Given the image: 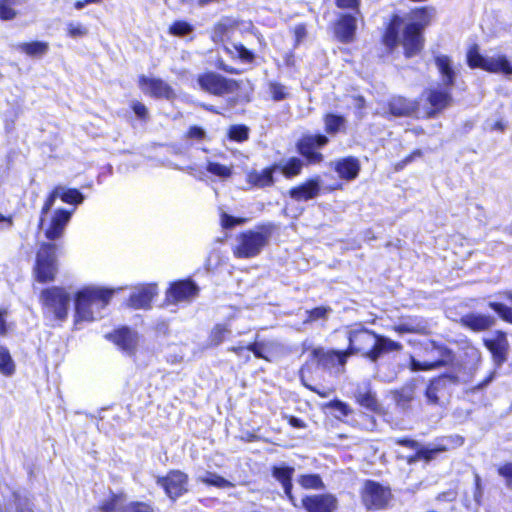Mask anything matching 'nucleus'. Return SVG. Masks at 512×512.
<instances>
[{
  "label": "nucleus",
  "mask_w": 512,
  "mask_h": 512,
  "mask_svg": "<svg viewBox=\"0 0 512 512\" xmlns=\"http://www.w3.org/2000/svg\"><path fill=\"white\" fill-rule=\"evenodd\" d=\"M410 22L405 24L401 43L405 49V55L412 57L420 52L423 47L422 30L430 22V14L428 10L416 9L410 14ZM404 24V19L394 16L389 23L383 36V42L389 49H394L399 43V31Z\"/></svg>",
  "instance_id": "1"
},
{
  "label": "nucleus",
  "mask_w": 512,
  "mask_h": 512,
  "mask_svg": "<svg viewBox=\"0 0 512 512\" xmlns=\"http://www.w3.org/2000/svg\"><path fill=\"white\" fill-rule=\"evenodd\" d=\"M349 356L361 354L371 362L393 351H400L402 345L386 336L378 335L362 325H356L347 332Z\"/></svg>",
  "instance_id": "2"
},
{
  "label": "nucleus",
  "mask_w": 512,
  "mask_h": 512,
  "mask_svg": "<svg viewBox=\"0 0 512 512\" xmlns=\"http://www.w3.org/2000/svg\"><path fill=\"white\" fill-rule=\"evenodd\" d=\"M114 291L98 287H86L75 299L76 321H93L102 317Z\"/></svg>",
  "instance_id": "3"
},
{
  "label": "nucleus",
  "mask_w": 512,
  "mask_h": 512,
  "mask_svg": "<svg viewBox=\"0 0 512 512\" xmlns=\"http://www.w3.org/2000/svg\"><path fill=\"white\" fill-rule=\"evenodd\" d=\"M453 358V352L449 348L435 341H428L416 356H411L409 367L414 372L434 370L448 365Z\"/></svg>",
  "instance_id": "4"
},
{
  "label": "nucleus",
  "mask_w": 512,
  "mask_h": 512,
  "mask_svg": "<svg viewBox=\"0 0 512 512\" xmlns=\"http://www.w3.org/2000/svg\"><path fill=\"white\" fill-rule=\"evenodd\" d=\"M272 227L262 226L257 230H248L237 235L233 246V255L240 259L258 256L269 243Z\"/></svg>",
  "instance_id": "5"
},
{
  "label": "nucleus",
  "mask_w": 512,
  "mask_h": 512,
  "mask_svg": "<svg viewBox=\"0 0 512 512\" xmlns=\"http://www.w3.org/2000/svg\"><path fill=\"white\" fill-rule=\"evenodd\" d=\"M70 295L65 289L51 287L44 289L40 295L44 313L53 315L56 320H64L68 315L70 306Z\"/></svg>",
  "instance_id": "6"
},
{
  "label": "nucleus",
  "mask_w": 512,
  "mask_h": 512,
  "mask_svg": "<svg viewBox=\"0 0 512 512\" xmlns=\"http://www.w3.org/2000/svg\"><path fill=\"white\" fill-rule=\"evenodd\" d=\"M56 249V244H41L34 267V275L37 281L46 283L54 280L58 271Z\"/></svg>",
  "instance_id": "7"
},
{
  "label": "nucleus",
  "mask_w": 512,
  "mask_h": 512,
  "mask_svg": "<svg viewBox=\"0 0 512 512\" xmlns=\"http://www.w3.org/2000/svg\"><path fill=\"white\" fill-rule=\"evenodd\" d=\"M467 62L471 68H481L490 73L512 74V64L504 55L483 56L479 53L477 45L469 49Z\"/></svg>",
  "instance_id": "8"
},
{
  "label": "nucleus",
  "mask_w": 512,
  "mask_h": 512,
  "mask_svg": "<svg viewBox=\"0 0 512 512\" xmlns=\"http://www.w3.org/2000/svg\"><path fill=\"white\" fill-rule=\"evenodd\" d=\"M197 81L201 89L217 96L234 93L239 89L237 81L214 72L199 75Z\"/></svg>",
  "instance_id": "9"
},
{
  "label": "nucleus",
  "mask_w": 512,
  "mask_h": 512,
  "mask_svg": "<svg viewBox=\"0 0 512 512\" xmlns=\"http://www.w3.org/2000/svg\"><path fill=\"white\" fill-rule=\"evenodd\" d=\"M312 356L322 369L334 374H342L345 371V365L347 363L349 353L347 351L315 348L312 351Z\"/></svg>",
  "instance_id": "10"
},
{
  "label": "nucleus",
  "mask_w": 512,
  "mask_h": 512,
  "mask_svg": "<svg viewBox=\"0 0 512 512\" xmlns=\"http://www.w3.org/2000/svg\"><path fill=\"white\" fill-rule=\"evenodd\" d=\"M157 484L175 501L188 491V475L180 470H172L164 477H157Z\"/></svg>",
  "instance_id": "11"
},
{
  "label": "nucleus",
  "mask_w": 512,
  "mask_h": 512,
  "mask_svg": "<svg viewBox=\"0 0 512 512\" xmlns=\"http://www.w3.org/2000/svg\"><path fill=\"white\" fill-rule=\"evenodd\" d=\"M390 490L377 482L368 480L362 491V500L367 509H383L390 500Z\"/></svg>",
  "instance_id": "12"
},
{
  "label": "nucleus",
  "mask_w": 512,
  "mask_h": 512,
  "mask_svg": "<svg viewBox=\"0 0 512 512\" xmlns=\"http://www.w3.org/2000/svg\"><path fill=\"white\" fill-rule=\"evenodd\" d=\"M328 143V138L325 135L306 134L297 143L299 153L304 156L309 163H319L323 160V155L316 151Z\"/></svg>",
  "instance_id": "13"
},
{
  "label": "nucleus",
  "mask_w": 512,
  "mask_h": 512,
  "mask_svg": "<svg viewBox=\"0 0 512 512\" xmlns=\"http://www.w3.org/2000/svg\"><path fill=\"white\" fill-rule=\"evenodd\" d=\"M466 382V379L459 374H443L430 381L425 391V397L429 404L438 405L440 394H442L449 384L457 385Z\"/></svg>",
  "instance_id": "14"
},
{
  "label": "nucleus",
  "mask_w": 512,
  "mask_h": 512,
  "mask_svg": "<svg viewBox=\"0 0 512 512\" xmlns=\"http://www.w3.org/2000/svg\"><path fill=\"white\" fill-rule=\"evenodd\" d=\"M139 87L143 93L154 98H165L169 100L175 95L171 86L158 78H149L142 75L139 78Z\"/></svg>",
  "instance_id": "15"
},
{
  "label": "nucleus",
  "mask_w": 512,
  "mask_h": 512,
  "mask_svg": "<svg viewBox=\"0 0 512 512\" xmlns=\"http://www.w3.org/2000/svg\"><path fill=\"white\" fill-rule=\"evenodd\" d=\"M358 17H361V15L355 13H346L339 16L334 26V33L340 42L350 43L354 40Z\"/></svg>",
  "instance_id": "16"
},
{
  "label": "nucleus",
  "mask_w": 512,
  "mask_h": 512,
  "mask_svg": "<svg viewBox=\"0 0 512 512\" xmlns=\"http://www.w3.org/2000/svg\"><path fill=\"white\" fill-rule=\"evenodd\" d=\"M307 512H334L337 509V499L331 494L307 496L302 500Z\"/></svg>",
  "instance_id": "17"
},
{
  "label": "nucleus",
  "mask_w": 512,
  "mask_h": 512,
  "mask_svg": "<svg viewBox=\"0 0 512 512\" xmlns=\"http://www.w3.org/2000/svg\"><path fill=\"white\" fill-rule=\"evenodd\" d=\"M321 190V179L315 177L295 186L289 190V196L298 202L309 201L319 196Z\"/></svg>",
  "instance_id": "18"
},
{
  "label": "nucleus",
  "mask_w": 512,
  "mask_h": 512,
  "mask_svg": "<svg viewBox=\"0 0 512 512\" xmlns=\"http://www.w3.org/2000/svg\"><path fill=\"white\" fill-rule=\"evenodd\" d=\"M198 292L197 286L191 281H178L171 285L168 290V300L173 303L190 301Z\"/></svg>",
  "instance_id": "19"
},
{
  "label": "nucleus",
  "mask_w": 512,
  "mask_h": 512,
  "mask_svg": "<svg viewBox=\"0 0 512 512\" xmlns=\"http://www.w3.org/2000/svg\"><path fill=\"white\" fill-rule=\"evenodd\" d=\"M71 213L64 209H58L54 212L48 227L45 229V236L49 240H56L62 237L65 227L70 221Z\"/></svg>",
  "instance_id": "20"
},
{
  "label": "nucleus",
  "mask_w": 512,
  "mask_h": 512,
  "mask_svg": "<svg viewBox=\"0 0 512 512\" xmlns=\"http://www.w3.org/2000/svg\"><path fill=\"white\" fill-rule=\"evenodd\" d=\"M295 469L284 464L273 466L271 469L272 476L282 485L284 493L288 500L295 505V497L292 494V477Z\"/></svg>",
  "instance_id": "21"
},
{
  "label": "nucleus",
  "mask_w": 512,
  "mask_h": 512,
  "mask_svg": "<svg viewBox=\"0 0 512 512\" xmlns=\"http://www.w3.org/2000/svg\"><path fill=\"white\" fill-rule=\"evenodd\" d=\"M114 343L125 353L132 355L135 352L138 336L137 333L128 329L122 328L117 330L114 334L109 335Z\"/></svg>",
  "instance_id": "22"
},
{
  "label": "nucleus",
  "mask_w": 512,
  "mask_h": 512,
  "mask_svg": "<svg viewBox=\"0 0 512 512\" xmlns=\"http://www.w3.org/2000/svg\"><path fill=\"white\" fill-rule=\"evenodd\" d=\"M334 169L341 179L351 181L359 175L360 162L355 157H345L335 162Z\"/></svg>",
  "instance_id": "23"
},
{
  "label": "nucleus",
  "mask_w": 512,
  "mask_h": 512,
  "mask_svg": "<svg viewBox=\"0 0 512 512\" xmlns=\"http://www.w3.org/2000/svg\"><path fill=\"white\" fill-rule=\"evenodd\" d=\"M419 107L417 101L401 96L393 97L389 102V112L396 117H408L414 114Z\"/></svg>",
  "instance_id": "24"
},
{
  "label": "nucleus",
  "mask_w": 512,
  "mask_h": 512,
  "mask_svg": "<svg viewBox=\"0 0 512 512\" xmlns=\"http://www.w3.org/2000/svg\"><path fill=\"white\" fill-rule=\"evenodd\" d=\"M485 346L491 352L498 366L507 360L508 341L504 334H499L494 339L485 340Z\"/></svg>",
  "instance_id": "25"
},
{
  "label": "nucleus",
  "mask_w": 512,
  "mask_h": 512,
  "mask_svg": "<svg viewBox=\"0 0 512 512\" xmlns=\"http://www.w3.org/2000/svg\"><path fill=\"white\" fill-rule=\"evenodd\" d=\"M154 295L155 287L152 285L136 288L130 295L129 305L135 309H147Z\"/></svg>",
  "instance_id": "26"
},
{
  "label": "nucleus",
  "mask_w": 512,
  "mask_h": 512,
  "mask_svg": "<svg viewBox=\"0 0 512 512\" xmlns=\"http://www.w3.org/2000/svg\"><path fill=\"white\" fill-rule=\"evenodd\" d=\"M462 323L474 331H484L494 324V318L490 315L470 313L462 317Z\"/></svg>",
  "instance_id": "27"
},
{
  "label": "nucleus",
  "mask_w": 512,
  "mask_h": 512,
  "mask_svg": "<svg viewBox=\"0 0 512 512\" xmlns=\"http://www.w3.org/2000/svg\"><path fill=\"white\" fill-rule=\"evenodd\" d=\"M278 167L274 165L261 171H252L248 174V182L259 188L271 186L274 183L273 174Z\"/></svg>",
  "instance_id": "28"
},
{
  "label": "nucleus",
  "mask_w": 512,
  "mask_h": 512,
  "mask_svg": "<svg viewBox=\"0 0 512 512\" xmlns=\"http://www.w3.org/2000/svg\"><path fill=\"white\" fill-rule=\"evenodd\" d=\"M435 63L442 75L443 83L446 87H452L455 82L456 73L451 66V60L445 55L435 58Z\"/></svg>",
  "instance_id": "29"
},
{
  "label": "nucleus",
  "mask_w": 512,
  "mask_h": 512,
  "mask_svg": "<svg viewBox=\"0 0 512 512\" xmlns=\"http://www.w3.org/2000/svg\"><path fill=\"white\" fill-rule=\"evenodd\" d=\"M428 101L434 108V112H430L429 116H433L435 112L441 111L448 107L452 101V97L448 91L434 89L430 91Z\"/></svg>",
  "instance_id": "30"
},
{
  "label": "nucleus",
  "mask_w": 512,
  "mask_h": 512,
  "mask_svg": "<svg viewBox=\"0 0 512 512\" xmlns=\"http://www.w3.org/2000/svg\"><path fill=\"white\" fill-rule=\"evenodd\" d=\"M393 330L397 333H426L427 323L418 318H409L405 321L394 325Z\"/></svg>",
  "instance_id": "31"
},
{
  "label": "nucleus",
  "mask_w": 512,
  "mask_h": 512,
  "mask_svg": "<svg viewBox=\"0 0 512 512\" xmlns=\"http://www.w3.org/2000/svg\"><path fill=\"white\" fill-rule=\"evenodd\" d=\"M355 398L361 406L371 411L377 410L379 406L375 394L367 386L359 387L355 392Z\"/></svg>",
  "instance_id": "32"
},
{
  "label": "nucleus",
  "mask_w": 512,
  "mask_h": 512,
  "mask_svg": "<svg viewBox=\"0 0 512 512\" xmlns=\"http://www.w3.org/2000/svg\"><path fill=\"white\" fill-rule=\"evenodd\" d=\"M197 481L217 488H232L234 484L215 472H205L197 477Z\"/></svg>",
  "instance_id": "33"
},
{
  "label": "nucleus",
  "mask_w": 512,
  "mask_h": 512,
  "mask_svg": "<svg viewBox=\"0 0 512 512\" xmlns=\"http://www.w3.org/2000/svg\"><path fill=\"white\" fill-rule=\"evenodd\" d=\"M18 50L32 57L43 56L47 53L49 45L46 42L34 41L30 43H20Z\"/></svg>",
  "instance_id": "34"
},
{
  "label": "nucleus",
  "mask_w": 512,
  "mask_h": 512,
  "mask_svg": "<svg viewBox=\"0 0 512 512\" xmlns=\"http://www.w3.org/2000/svg\"><path fill=\"white\" fill-rule=\"evenodd\" d=\"M303 165L300 158L292 157L281 166V172L287 178L295 177L301 173Z\"/></svg>",
  "instance_id": "35"
},
{
  "label": "nucleus",
  "mask_w": 512,
  "mask_h": 512,
  "mask_svg": "<svg viewBox=\"0 0 512 512\" xmlns=\"http://www.w3.org/2000/svg\"><path fill=\"white\" fill-rule=\"evenodd\" d=\"M26 0H0V19L12 20L16 17L17 13L13 9L14 6H19L25 3Z\"/></svg>",
  "instance_id": "36"
},
{
  "label": "nucleus",
  "mask_w": 512,
  "mask_h": 512,
  "mask_svg": "<svg viewBox=\"0 0 512 512\" xmlns=\"http://www.w3.org/2000/svg\"><path fill=\"white\" fill-rule=\"evenodd\" d=\"M325 130L329 134H336L344 128L346 120L344 117L335 115V114H327L324 118Z\"/></svg>",
  "instance_id": "37"
},
{
  "label": "nucleus",
  "mask_w": 512,
  "mask_h": 512,
  "mask_svg": "<svg viewBox=\"0 0 512 512\" xmlns=\"http://www.w3.org/2000/svg\"><path fill=\"white\" fill-rule=\"evenodd\" d=\"M15 371V364L7 348L0 345V372L10 376Z\"/></svg>",
  "instance_id": "38"
},
{
  "label": "nucleus",
  "mask_w": 512,
  "mask_h": 512,
  "mask_svg": "<svg viewBox=\"0 0 512 512\" xmlns=\"http://www.w3.org/2000/svg\"><path fill=\"white\" fill-rule=\"evenodd\" d=\"M225 51L232 57H238L243 62L249 63L254 59V54L242 44H232L231 47L226 46Z\"/></svg>",
  "instance_id": "39"
},
{
  "label": "nucleus",
  "mask_w": 512,
  "mask_h": 512,
  "mask_svg": "<svg viewBox=\"0 0 512 512\" xmlns=\"http://www.w3.org/2000/svg\"><path fill=\"white\" fill-rule=\"evenodd\" d=\"M67 36L72 39L83 38L88 35L89 29L82 23L77 21H69L66 24Z\"/></svg>",
  "instance_id": "40"
},
{
  "label": "nucleus",
  "mask_w": 512,
  "mask_h": 512,
  "mask_svg": "<svg viewBox=\"0 0 512 512\" xmlns=\"http://www.w3.org/2000/svg\"><path fill=\"white\" fill-rule=\"evenodd\" d=\"M505 295L512 303V292H507ZM489 307L497 312L503 320L512 323V307L497 302H490Z\"/></svg>",
  "instance_id": "41"
},
{
  "label": "nucleus",
  "mask_w": 512,
  "mask_h": 512,
  "mask_svg": "<svg viewBox=\"0 0 512 512\" xmlns=\"http://www.w3.org/2000/svg\"><path fill=\"white\" fill-rule=\"evenodd\" d=\"M124 499L122 495L113 494L108 500H105L101 506L100 510L102 512H120L123 505Z\"/></svg>",
  "instance_id": "42"
},
{
  "label": "nucleus",
  "mask_w": 512,
  "mask_h": 512,
  "mask_svg": "<svg viewBox=\"0 0 512 512\" xmlns=\"http://www.w3.org/2000/svg\"><path fill=\"white\" fill-rule=\"evenodd\" d=\"M299 484L305 489H321L323 482L317 474L301 475L298 479Z\"/></svg>",
  "instance_id": "43"
},
{
  "label": "nucleus",
  "mask_w": 512,
  "mask_h": 512,
  "mask_svg": "<svg viewBox=\"0 0 512 512\" xmlns=\"http://www.w3.org/2000/svg\"><path fill=\"white\" fill-rule=\"evenodd\" d=\"M62 191V187H56L52 193L48 196V198L46 199L42 209H41V216H40V222H39V227L41 229L44 228V216L50 211V209L53 207L56 199L58 198V196L60 195V192Z\"/></svg>",
  "instance_id": "44"
},
{
  "label": "nucleus",
  "mask_w": 512,
  "mask_h": 512,
  "mask_svg": "<svg viewBox=\"0 0 512 512\" xmlns=\"http://www.w3.org/2000/svg\"><path fill=\"white\" fill-rule=\"evenodd\" d=\"M228 136L237 142L246 141L249 138V128L245 125H232L229 128Z\"/></svg>",
  "instance_id": "45"
},
{
  "label": "nucleus",
  "mask_w": 512,
  "mask_h": 512,
  "mask_svg": "<svg viewBox=\"0 0 512 512\" xmlns=\"http://www.w3.org/2000/svg\"><path fill=\"white\" fill-rule=\"evenodd\" d=\"M58 197H60L62 201L70 204H80L84 200V196L77 189L65 190L63 187Z\"/></svg>",
  "instance_id": "46"
},
{
  "label": "nucleus",
  "mask_w": 512,
  "mask_h": 512,
  "mask_svg": "<svg viewBox=\"0 0 512 512\" xmlns=\"http://www.w3.org/2000/svg\"><path fill=\"white\" fill-rule=\"evenodd\" d=\"M330 312L331 308L326 306H320L312 310H307L306 314L308 315V317L307 319L304 320V323L313 322L319 319H326Z\"/></svg>",
  "instance_id": "47"
},
{
  "label": "nucleus",
  "mask_w": 512,
  "mask_h": 512,
  "mask_svg": "<svg viewBox=\"0 0 512 512\" xmlns=\"http://www.w3.org/2000/svg\"><path fill=\"white\" fill-rule=\"evenodd\" d=\"M268 89L274 101H282L288 96L287 88L278 82H269Z\"/></svg>",
  "instance_id": "48"
},
{
  "label": "nucleus",
  "mask_w": 512,
  "mask_h": 512,
  "mask_svg": "<svg viewBox=\"0 0 512 512\" xmlns=\"http://www.w3.org/2000/svg\"><path fill=\"white\" fill-rule=\"evenodd\" d=\"M207 171L211 174H214L221 178H228L232 174V170L230 167H227L225 165H222L220 163L216 162H209L207 164Z\"/></svg>",
  "instance_id": "49"
},
{
  "label": "nucleus",
  "mask_w": 512,
  "mask_h": 512,
  "mask_svg": "<svg viewBox=\"0 0 512 512\" xmlns=\"http://www.w3.org/2000/svg\"><path fill=\"white\" fill-rule=\"evenodd\" d=\"M192 31L193 27L185 21H176L169 28L170 34L178 37H183Z\"/></svg>",
  "instance_id": "50"
},
{
  "label": "nucleus",
  "mask_w": 512,
  "mask_h": 512,
  "mask_svg": "<svg viewBox=\"0 0 512 512\" xmlns=\"http://www.w3.org/2000/svg\"><path fill=\"white\" fill-rule=\"evenodd\" d=\"M230 331L225 325H216L210 334V343L214 346H218L225 339L226 334Z\"/></svg>",
  "instance_id": "51"
},
{
  "label": "nucleus",
  "mask_w": 512,
  "mask_h": 512,
  "mask_svg": "<svg viewBox=\"0 0 512 512\" xmlns=\"http://www.w3.org/2000/svg\"><path fill=\"white\" fill-rule=\"evenodd\" d=\"M120 512H154V509L146 502H130L124 505Z\"/></svg>",
  "instance_id": "52"
},
{
  "label": "nucleus",
  "mask_w": 512,
  "mask_h": 512,
  "mask_svg": "<svg viewBox=\"0 0 512 512\" xmlns=\"http://www.w3.org/2000/svg\"><path fill=\"white\" fill-rule=\"evenodd\" d=\"M360 2V0H335L338 8L351 10L356 15H361Z\"/></svg>",
  "instance_id": "53"
},
{
  "label": "nucleus",
  "mask_w": 512,
  "mask_h": 512,
  "mask_svg": "<svg viewBox=\"0 0 512 512\" xmlns=\"http://www.w3.org/2000/svg\"><path fill=\"white\" fill-rule=\"evenodd\" d=\"M328 407L332 408L334 411L340 414L339 416H337L338 418H340V416L346 417L352 412L350 407L345 402H342L340 400L331 401L328 404Z\"/></svg>",
  "instance_id": "54"
},
{
  "label": "nucleus",
  "mask_w": 512,
  "mask_h": 512,
  "mask_svg": "<svg viewBox=\"0 0 512 512\" xmlns=\"http://www.w3.org/2000/svg\"><path fill=\"white\" fill-rule=\"evenodd\" d=\"M498 474L505 479L506 486L512 489V462L501 465Z\"/></svg>",
  "instance_id": "55"
},
{
  "label": "nucleus",
  "mask_w": 512,
  "mask_h": 512,
  "mask_svg": "<svg viewBox=\"0 0 512 512\" xmlns=\"http://www.w3.org/2000/svg\"><path fill=\"white\" fill-rule=\"evenodd\" d=\"M245 222L242 218H235L227 213L223 212L221 214V225L225 229L233 228L236 225H241Z\"/></svg>",
  "instance_id": "56"
},
{
  "label": "nucleus",
  "mask_w": 512,
  "mask_h": 512,
  "mask_svg": "<svg viewBox=\"0 0 512 512\" xmlns=\"http://www.w3.org/2000/svg\"><path fill=\"white\" fill-rule=\"evenodd\" d=\"M413 398V391L411 389H402L397 392L395 400L398 405L404 406L406 403L411 401Z\"/></svg>",
  "instance_id": "57"
},
{
  "label": "nucleus",
  "mask_w": 512,
  "mask_h": 512,
  "mask_svg": "<svg viewBox=\"0 0 512 512\" xmlns=\"http://www.w3.org/2000/svg\"><path fill=\"white\" fill-rule=\"evenodd\" d=\"M247 349L249 352H252L255 355V357H257V358H261V359H265V360L268 359L264 354L265 346L263 343H260V342L251 343L247 346Z\"/></svg>",
  "instance_id": "58"
},
{
  "label": "nucleus",
  "mask_w": 512,
  "mask_h": 512,
  "mask_svg": "<svg viewBox=\"0 0 512 512\" xmlns=\"http://www.w3.org/2000/svg\"><path fill=\"white\" fill-rule=\"evenodd\" d=\"M206 133L203 128L198 126H192L189 128L187 136L191 139L202 140L205 137Z\"/></svg>",
  "instance_id": "59"
},
{
  "label": "nucleus",
  "mask_w": 512,
  "mask_h": 512,
  "mask_svg": "<svg viewBox=\"0 0 512 512\" xmlns=\"http://www.w3.org/2000/svg\"><path fill=\"white\" fill-rule=\"evenodd\" d=\"M483 491L481 487V478L478 474L475 475V491H474V500L477 504L480 503Z\"/></svg>",
  "instance_id": "60"
},
{
  "label": "nucleus",
  "mask_w": 512,
  "mask_h": 512,
  "mask_svg": "<svg viewBox=\"0 0 512 512\" xmlns=\"http://www.w3.org/2000/svg\"><path fill=\"white\" fill-rule=\"evenodd\" d=\"M132 108H133V111L134 113L139 117V118H145L146 115H147V108L144 104L140 103V102H134L133 105H132Z\"/></svg>",
  "instance_id": "61"
},
{
  "label": "nucleus",
  "mask_w": 512,
  "mask_h": 512,
  "mask_svg": "<svg viewBox=\"0 0 512 512\" xmlns=\"http://www.w3.org/2000/svg\"><path fill=\"white\" fill-rule=\"evenodd\" d=\"M456 497H457V493L455 491L449 490V491L442 492V493L438 494L437 500L451 502V501H454L456 499Z\"/></svg>",
  "instance_id": "62"
},
{
  "label": "nucleus",
  "mask_w": 512,
  "mask_h": 512,
  "mask_svg": "<svg viewBox=\"0 0 512 512\" xmlns=\"http://www.w3.org/2000/svg\"><path fill=\"white\" fill-rule=\"evenodd\" d=\"M229 351L234 352L238 356H245L247 360L250 358V356L248 354L249 351L247 349V346L246 347H244V346H233V347L229 348Z\"/></svg>",
  "instance_id": "63"
},
{
  "label": "nucleus",
  "mask_w": 512,
  "mask_h": 512,
  "mask_svg": "<svg viewBox=\"0 0 512 512\" xmlns=\"http://www.w3.org/2000/svg\"><path fill=\"white\" fill-rule=\"evenodd\" d=\"M443 450H445V449H444V448H441V449L428 450V449H424V448H423V449L419 450L418 455H419L420 457H423V458H425V459H428V460H429V459H431V458L433 457V455H434L435 453H437V452H439V451H443Z\"/></svg>",
  "instance_id": "64"
}]
</instances>
